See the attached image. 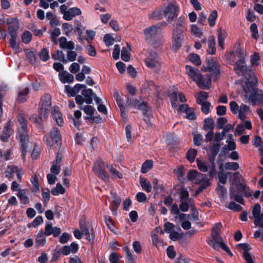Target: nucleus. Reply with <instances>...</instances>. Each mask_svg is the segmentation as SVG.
Masks as SVG:
<instances>
[{
  "mask_svg": "<svg viewBox=\"0 0 263 263\" xmlns=\"http://www.w3.org/2000/svg\"><path fill=\"white\" fill-rule=\"evenodd\" d=\"M241 96L252 105L263 107V92L257 87V79L255 76L245 82Z\"/></svg>",
  "mask_w": 263,
  "mask_h": 263,
  "instance_id": "f257e3e1",
  "label": "nucleus"
},
{
  "mask_svg": "<svg viewBox=\"0 0 263 263\" xmlns=\"http://www.w3.org/2000/svg\"><path fill=\"white\" fill-rule=\"evenodd\" d=\"M185 68L189 78L194 81L199 88L208 89L211 87V80L209 76H203L199 69L190 65H186Z\"/></svg>",
  "mask_w": 263,
  "mask_h": 263,
  "instance_id": "f03ea898",
  "label": "nucleus"
},
{
  "mask_svg": "<svg viewBox=\"0 0 263 263\" xmlns=\"http://www.w3.org/2000/svg\"><path fill=\"white\" fill-rule=\"evenodd\" d=\"M17 120L19 126L17 128V137L21 145L22 158L25 159L27 152V145L29 142L27 121L22 114H20L17 116Z\"/></svg>",
  "mask_w": 263,
  "mask_h": 263,
  "instance_id": "7ed1b4c3",
  "label": "nucleus"
},
{
  "mask_svg": "<svg viewBox=\"0 0 263 263\" xmlns=\"http://www.w3.org/2000/svg\"><path fill=\"white\" fill-rule=\"evenodd\" d=\"M51 105V97L50 95L46 94L41 100L39 116L37 117L33 115L31 117L30 120L35 123L36 125L41 126L43 122L48 117Z\"/></svg>",
  "mask_w": 263,
  "mask_h": 263,
  "instance_id": "20e7f679",
  "label": "nucleus"
},
{
  "mask_svg": "<svg viewBox=\"0 0 263 263\" xmlns=\"http://www.w3.org/2000/svg\"><path fill=\"white\" fill-rule=\"evenodd\" d=\"M8 33V39L11 47L14 50L19 49V42L17 39V31L20 27L18 20L16 18L10 17L7 20Z\"/></svg>",
  "mask_w": 263,
  "mask_h": 263,
  "instance_id": "39448f33",
  "label": "nucleus"
},
{
  "mask_svg": "<svg viewBox=\"0 0 263 263\" xmlns=\"http://www.w3.org/2000/svg\"><path fill=\"white\" fill-rule=\"evenodd\" d=\"M145 63L146 66L154 72H160L163 68L161 59L155 52H149L147 53Z\"/></svg>",
  "mask_w": 263,
  "mask_h": 263,
  "instance_id": "423d86ee",
  "label": "nucleus"
},
{
  "mask_svg": "<svg viewBox=\"0 0 263 263\" xmlns=\"http://www.w3.org/2000/svg\"><path fill=\"white\" fill-rule=\"evenodd\" d=\"M207 242L214 249L218 250L219 248H221L227 253L232 255L230 250L223 242L218 231H212L211 237L207 239Z\"/></svg>",
  "mask_w": 263,
  "mask_h": 263,
  "instance_id": "0eeeda50",
  "label": "nucleus"
},
{
  "mask_svg": "<svg viewBox=\"0 0 263 263\" xmlns=\"http://www.w3.org/2000/svg\"><path fill=\"white\" fill-rule=\"evenodd\" d=\"M197 165L198 169L202 172H208V175L213 179L216 174L215 165L214 161L211 164H209L207 162H203L199 159H196Z\"/></svg>",
  "mask_w": 263,
  "mask_h": 263,
  "instance_id": "6e6552de",
  "label": "nucleus"
},
{
  "mask_svg": "<svg viewBox=\"0 0 263 263\" xmlns=\"http://www.w3.org/2000/svg\"><path fill=\"white\" fill-rule=\"evenodd\" d=\"M92 170L98 177L104 181L109 180V176L105 170L104 162L101 159H98L95 163Z\"/></svg>",
  "mask_w": 263,
  "mask_h": 263,
  "instance_id": "1a4fd4ad",
  "label": "nucleus"
},
{
  "mask_svg": "<svg viewBox=\"0 0 263 263\" xmlns=\"http://www.w3.org/2000/svg\"><path fill=\"white\" fill-rule=\"evenodd\" d=\"M165 23H160L157 25H152L143 30V33L145 36V40L149 42L153 40V37L158 34L161 30L160 25H164Z\"/></svg>",
  "mask_w": 263,
  "mask_h": 263,
  "instance_id": "9d476101",
  "label": "nucleus"
},
{
  "mask_svg": "<svg viewBox=\"0 0 263 263\" xmlns=\"http://www.w3.org/2000/svg\"><path fill=\"white\" fill-rule=\"evenodd\" d=\"M163 10L164 16H167L168 21L172 22L177 17L179 12V7L176 4L170 3Z\"/></svg>",
  "mask_w": 263,
  "mask_h": 263,
  "instance_id": "9b49d317",
  "label": "nucleus"
},
{
  "mask_svg": "<svg viewBox=\"0 0 263 263\" xmlns=\"http://www.w3.org/2000/svg\"><path fill=\"white\" fill-rule=\"evenodd\" d=\"M202 70L203 71H209L211 75L214 76L217 79L219 74V70L217 63L213 58L208 59L206 65H203L202 67Z\"/></svg>",
  "mask_w": 263,
  "mask_h": 263,
  "instance_id": "f8f14e48",
  "label": "nucleus"
},
{
  "mask_svg": "<svg viewBox=\"0 0 263 263\" xmlns=\"http://www.w3.org/2000/svg\"><path fill=\"white\" fill-rule=\"evenodd\" d=\"M235 72L240 76H243L250 70L246 64L245 59L238 60L234 67Z\"/></svg>",
  "mask_w": 263,
  "mask_h": 263,
  "instance_id": "ddd939ff",
  "label": "nucleus"
},
{
  "mask_svg": "<svg viewBox=\"0 0 263 263\" xmlns=\"http://www.w3.org/2000/svg\"><path fill=\"white\" fill-rule=\"evenodd\" d=\"M183 39V32L173 30L172 47L175 50L179 49L181 47Z\"/></svg>",
  "mask_w": 263,
  "mask_h": 263,
  "instance_id": "4468645a",
  "label": "nucleus"
},
{
  "mask_svg": "<svg viewBox=\"0 0 263 263\" xmlns=\"http://www.w3.org/2000/svg\"><path fill=\"white\" fill-rule=\"evenodd\" d=\"M50 136L51 140H48L46 137L47 143L50 146H52L55 143H61L62 136L58 128L54 127L52 128L50 132Z\"/></svg>",
  "mask_w": 263,
  "mask_h": 263,
  "instance_id": "2eb2a0df",
  "label": "nucleus"
},
{
  "mask_svg": "<svg viewBox=\"0 0 263 263\" xmlns=\"http://www.w3.org/2000/svg\"><path fill=\"white\" fill-rule=\"evenodd\" d=\"M246 56V51L240 48H237L235 51H232L230 52L228 60L230 61L231 64H233L237 58L239 60L245 59Z\"/></svg>",
  "mask_w": 263,
  "mask_h": 263,
  "instance_id": "dca6fc26",
  "label": "nucleus"
},
{
  "mask_svg": "<svg viewBox=\"0 0 263 263\" xmlns=\"http://www.w3.org/2000/svg\"><path fill=\"white\" fill-rule=\"evenodd\" d=\"M13 122L11 120H9L3 128L2 134L0 138L2 141L6 142L8 141L11 134L13 133Z\"/></svg>",
  "mask_w": 263,
  "mask_h": 263,
  "instance_id": "f3484780",
  "label": "nucleus"
},
{
  "mask_svg": "<svg viewBox=\"0 0 263 263\" xmlns=\"http://www.w3.org/2000/svg\"><path fill=\"white\" fill-rule=\"evenodd\" d=\"M86 88V86L85 85L77 84L73 87H71L69 85H66L65 87V90L69 96L74 97L82 88Z\"/></svg>",
  "mask_w": 263,
  "mask_h": 263,
  "instance_id": "a211bd4d",
  "label": "nucleus"
},
{
  "mask_svg": "<svg viewBox=\"0 0 263 263\" xmlns=\"http://www.w3.org/2000/svg\"><path fill=\"white\" fill-rule=\"evenodd\" d=\"M204 177V174L198 172L197 170H190L187 174V179L195 184L200 183V178Z\"/></svg>",
  "mask_w": 263,
  "mask_h": 263,
  "instance_id": "6ab92c4d",
  "label": "nucleus"
},
{
  "mask_svg": "<svg viewBox=\"0 0 263 263\" xmlns=\"http://www.w3.org/2000/svg\"><path fill=\"white\" fill-rule=\"evenodd\" d=\"M201 42L202 43H205L207 42L208 47L207 52L209 54L213 55L215 53L216 50L215 47V40L213 36H209L207 40L206 39H203Z\"/></svg>",
  "mask_w": 263,
  "mask_h": 263,
  "instance_id": "aec40b11",
  "label": "nucleus"
},
{
  "mask_svg": "<svg viewBox=\"0 0 263 263\" xmlns=\"http://www.w3.org/2000/svg\"><path fill=\"white\" fill-rule=\"evenodd\" d=\"M251 112V110L250 107L246 104L242 103L240 105L239 112H238L237 114L240 119L242 121H245L246 119L247 115Z\"/></svg>",
  "mask_w": 263,
  "mask_h": 263,
  "instance_id": "412c9836",
  "label": "nucleus"
},
{
  "mask_svg": "<svg viewBox=\"0 0 263 263\" xmlns=\"http://www.w3.org/2000/svg\"><path fill=\"white\" fill-rule=\"evenodd\" d=\"M81 11L79 8L73 7L68 10L66 14H64L63 17L65 20L70 21L77 15H80Z\"/></svg>",
  "mask_w": 263,
  "mask_h": 263,
  "instance_id": "4be33fe9",
  "label": "nucleus"
},
{
  "mask_svg": "<svg viewBox=\"0 0 263 263\" xmlns=\"http://www.w3.org/2000/svg\"><path fill=\"white\" fill-rule=\"evenodd\" d=\"M29 93V89L28 87H20L17 90V100L20 103L25 102L28 98Z\"/></svg>",
  "mask_w": 263,
  "mask_h": 263,
  "instance_id": "5701e85b",
  "label": "nucleus"
},
{
  "mask_svg": "<svg viewBox=\"0 0 263 263\" xmlns=\"http://www.w3.org/2000/svg\"><path fill=\"white\" fill-rule=\"evenodd\" d=\"M51 115L57 123L60 126L63 124V119L62 117V114L59 111L58 107L54 106L51 111Z\"/></svg>",
  "mask_w": 263,
  "mask_h": 263,
  "instance_id": "b1692460",
  "label": "nucleus"
},
{
  "mask_svg": "<svg viewBox=\"0 0 263 263\" xmlns=\"http://www.w3.org/2000/svg\"><path fill=\"white\" fill-rule=\"evenodd\" d=\"M46 235L44 234L43 230H40L37 234L35 239V243L36 247L44 246L46 243Z\"/></svg>",
  "mask_w": 263,
  "mask_h": 263,
  "instance_id": "393cba45",
  "label": "nucleus"
},
{
  "mask_svg": "<svg viewBox=\"0 0 263 263\" xmlns=\"http://www.w3.org/2000/svg\"><path fill=\"white\" fill-rule=\"evenodd\" d=\"M82 95L84 97L85 102L88 104L92 103L93 97L95 93H93L91 89L84 88L81 92Z\"/></svg>",
  "mask_w": 263,
  "mask_h": 263,
  "instance_id": "a878e982",
  "label": "nucleus"
},
{
  "mask_svg": "<svg viewBox=\"0 0 263 263\" xmlns=\"http://www.w3.org/2000/svg\"><path fill=\"white\" fill-rule=\"evenodd\" d=\"M59 77L60 81L63 83H70L73 82L74 81L73 76L67 71L60 72Z\"/></svg>",
  "mask_w": 263,
  "mask_h": 263,
  "instance_id": "bb28decb",
  "label": "nucleus"
},
{
  "mask_svg": "<svg viewBox=\"0 0 263 263\" xmlns=\"http://www.w3.org/2000/svg\"><path fill=\"white\" fill-rule=\"evenodd\" d=\"M185 18L183 16H180L177 21L173 24V30L183 32L184 30Z\"/></svg>",
  "mask_w": 263,
  "mask_h": 263,
  "instance_id": "cd10ccee",
  "label": "nucleus"
},
{
  "mask_svg": "<svg viewBox=\"0 0 263 263\" xmlns=\"http://www.w3.org/2000/svg\"><path fill=\"white\" fill-rule=\"evenodd\" d=\"M60 46L62 49L72 50L74 48V44L72 41H67L65 37H61L59 39Z\"/></svg>",
  "mask_w": 263,
  "mask_h": 263,
  "instance_id": "c85d7f7f",
  "label": "nucleus"
},
{
  "mask_svg": "<svg viewBox=\"0 0 263 263\" xmlns=\"http://www.w3.org/2000/svg\"><path fill=\"white\" fill-rule=\"evenodd\" d=\"M229 192L230 198L231 199H234L236 202L240 204H243V198L242 195L237 193V190L234 189L232 186H231Z\"/></svg>",
  "mask_w": 263,
  "mask_h": 263,
  "instance_id": "c756f323",
  "label": "nucleus"
},
{
  "mask_svg": "<svg viewBox=\"0 0 263 263\" xmlns=\"http://www.w3.org/2000/svg\"><path fill=\"white\" fill-rule=\"evenodd\" d=\"M194 205L193 199L190 198L188 201H181L179 205V209L182 212H187L190 208H193Z\"/></svg>",
  "mask_w": 263,
  "mask_h": 263,
  "instance_id": "7c9ffc66",
  "label": "nucleus"
},
{
  "mask_svg": "<svg viewBox=\"0 0 263 263\" xmlns=\"http://www.w3.org/2000/svg\"><path fill=\"white\" fill-rule=\"evenodd\" d=\"M16 195L21 200V203L23 204H27L29 202V198L27 196V191L25 189H22L18 191Z\"/></svg>",
  "mask_w": 263,
  "mask_h": 263,
  "instance_id": "2f4dec72",
  "label": "nucleus"
},
{
  "mask_svg": "<svg viewBox=\"0 0 263 263\" xmlns=\"http://www.w3.org/2000/svg\"><path fill=\"white\" fill-rule=\"evenodd\" d=\"M225 135L222 132L216 133L214 137V141L216 142L213 145V151L217 152L219 147V142L223 139Z\"/></svg>",
  "mask_w": 263,
  "mask_h": 263,
  "instance_id": "473e14b6",
  "label": "nucleus"
},
{
  "mask_svg": "<svg viewBox=\"0 0 263 263\" xmlns=\"http://www.w3.org/2000/svg\"><path fill=\"white\" fill-rule=\"evenodd\" d=\"M18 167L14 165H8L5 171V176L8 179H11L13 178L14 174L16 173L17 171Z\"/></svg>",
  "mask_w": 263,
  "mask_h": 263,
  "instance_id": "72a5a7b5",
  "label": "nucleus"
},
{
  "mask_svg": "<svg viewBox=\"0 0 263 263\" xmlns=\"http://www.w3.org/2000/svg\"><path fill=\"white\" fill-rule=\"evenodd\" d=\"M140 183L142 189L147 193H149L152 191V185L151 183L147 180V179L140 177Z\"/></svg>",
  "mask_w": 263,
  "mask_h": 263,
  "instance_id": "f704fd0d",
  "label": "nucleus"
},
{
  "mask_svg": "<svg viewBox=\"0 0 263 263\" xmlns=\"http://www.w3.org/2000/svg\"><path fill=\"white\" fill-rule=\"evenodd\" d=\"M51 57L53 60L60 61L64 63H67L68 61L65 58L63 52L59 50H57L53 53H52Z\"/></svg>",
  "mask_w": 263,
  "mask_h": 263,
  "instance_id": "c9c22d12",
  "label": "nucleus"
},
{
  "mask_svg": "<svg viewBox=\"0 0 263 263\" xmlns=\"http://www.w3.org/2000/svg\"><path fill=\"white\" fill-rule=\"evenodd\" d=\"M107 168L109 172L115 179H122L123 178L122 174L118 171L112 165H107Z\"/></svg>",
  "mask_w": 263,
  "mask_h": 263,
  "instance_id": "e433bc0d",
  "label": "nucleus"
},
{
  "mask_svg": "<svg viewBox=\"0 0 263 263\" xmlns=\"http://www.w3.org/2000/svg\"><path fill=\"white\" fill-rule=\"evenodd\" d=\"M227 36V33L224 31H218V43L221 49L223 50L224 48V40Z\"/></svg>",
  "mask_w": 263,
  "mask_h": 263,
  "instance_id": "4c0bfd02",
  "label": "nucleus"
},
{
  "mask_svg": "<svg viewBox=\"0 0 263 263\" xmlns=\"http://www.w3.org/2000/svg\"><path fill=\"white\" fill-rule=\"evenodd\" d=\"M80 108L83 110L84 112L88 116L86 117V119H92L95 111V108L92 106L87 105L83 107L81 106Z\"/></svg>",
  "mask_w": 263,
  "mask_h": 263,
  "instance_id": "58836bf2",
  "label": "nucleus"
},
{
  "mask_svg": "<svg viewBox=\"0 0 263 263\" xmlns=\"http://www.w3.org/2000/svg\"><path fill=\"white\" fill-rule=\"evenodd\" d=\"M65 191V189L59 183L57 184L55 187L51 189V193L54 196H58L59 194H63Z\"/></svg>",
  "mask_w": 263,
  "mask_h": 263,
  "instance_id": "ea45409f",
  "label": "nucleus"
},
{
  "mask_svg": "<svg viewBox=\"0 0 263 263\" xmlns=\"http://www.w3.org/2000/svg\"><path fill=\"white\" fill-rule=\"evenodd\" d=\"M153 165V161L151 160H147L143 163L141 166V172L143 174L146 173L152 168Z\"/></svg>",
  "mask_w": 263,
  "mask_h": 263,
  "instance_id": "a19ab883",
  "label": "nucleus"
},
{
  "mask_svg": "<svg viewBox=\"0 0 263 263\" xmlns=\"http://www.w3.org/2000/svg\"><path fill=\"white\" fill-rule=\"evenodd\" d=\"M197 154V151L194 148L190 149L186 153V157L190 162H193Z\"/></svg>",
  "mask_w": 263,
  "mask_h": 263,
  "instance_id": "79ce46f5",
  "label": "nucleus"
},
{
  "mask_svg": "<svg viewBox=\"0 0 263 263\" xmlns=\"http://www.w3.org/2000/svg\"><path fill=\"white\" fill-rule=\"evenodd\" d=\"M164 16V10L157 9L151 13L150 17L153 19L158 20L162 19Z\"/></svg>",
  "mask_w": 263,
  "mask_h": 263,
  "instance_id": "37998d69",
  "label": "nucleus"
},
{
  "mask_svg": "<svg viewBox=\"0 0 263 263\" xmlns=\"http://www.w3.org/2000/svg\"><path fill=\"white\" fill-rule=\"evenodd\" d=\"M211 179L209 178L206 175L204 174V177H202L200 179V186H202L204 189H206L211 184Z\"/></svg>",
  "mask_w": 263,
  "mask_h": 263,
  "instance_id": "c03bdc74",
  "label": "nucleus"
},
{
  "mask_svg": "<svg viewBox=\"0 0 263 263\" xmlns=\"http://www.w3.org/2000/svg\"><path fill=\"white\" fill-rule=\"evenodd\" d=\"M129 48L123 47L121 50V58L122 60L127 62L130 59Z\"/></svg>",
  "mask_w": 263,
  "mask_h": 263,
  "instance_id": "a18cd8bd",
  "label": "nucleus"
},
{
  "mask_svg": "<svg viewBox=\"0 0 263 263\" xmlns=\"http://www.w3.org/2000/svg\"><path fill=\"white\" fill-rule=\"evenodd\" d=\"M179 198L181 201H188L189 198V193L188 191L184 187L181 189L179 193Z\"/></svg>",
  "mask_w": 263,
  "mask_h": 263,
  "instance_id": "49530a36",
  "label": "nucleus"
},
{
  "mask_svg": "<svg viewBox=\"0 0 263 263\" xmlns=\"http://www.w3.org/2000/svg\"><path fill=\"white\" fill-rule=\"evenodd\" d=\"M96 32L92 30H87L86 31V35L85 39L88 44H91L94 39Z\"/></svg>",
  "mask_w": 263,
  "mask_h": 263,
  "instance_id": "de8ad7c7",
  "label": "nucleus"
},
{
  "mask_svg": "<svg viewBox=\"0 0 263 263\" xmlns=\"http://www.w3.org/2000/svg\"><path fill=\"white\" fill-rule=\"evenodd\" d=\"M231 173L230 172L224 173L222 171L219 172L218 173V177L219 182L222 184H224L227 182L228 176L230 175Z\"/></svg>",
  "mask_w": 263,
  "mask_h": 263,
  "instance_id": "09e8293b",
  "label": "nucleus"
},
{
  "mask_svg": "<svg viewBox=\"0 0 263 263\" xmlns=\"http://www.w3.org/2000/svg\"><path fill=\"white\" fill-rule=\"evenodd\" d=\"M169 97L172 106L174 107H177L178 105V93L176 91H173L170 93Z\"/></svg>",
  "mask_w": 263,
  "mask_h": 263,
  "instance_id": "8fccbe9b",
  "label": "nucleus"
},
{
  "mask_svg": "<svg viewBox=\"0 0 263 263\" xmlns=\"http://www.w3.org/2000/svg\"><path fill=\"white\" fill-rule=\"evenodd\" d=\"M40 59L43 61H47L49 59V52L46 48H43L39 53Z\"/></svg>",
  "mask_w": 263,
  "mask_h": 263,
  "instance_id": "3c124183",
  "label": "nucleus"
},
{
  "mask_svg": "<svg viewBox=\"0 0 263 263\" xmlns=\"http://www.w3.org/2000/svg\"><path fill=\"white\" fill-rule=\"evenodd\" d=\"M260 55L258 53L255 52L251 57V64L253 66H257L259 64Z\"/></svg>",
  "mask_w": 263,
  "mask_h": 263,
  "instance_id": "603ef678",
  "label": "nucleus"
},
{
  "mask_svg": "<svg viewBox=\"0 0 263 263\" xmlns=\"http://www.w3.org/2000/svg\"><path fill=\"white\" fill-rule=\"evenodd\" d=\"M32 34L29 31H25L22 35V40L25 44H28L31 40Z\"/></svg>",
  "mask_w": 263,
  "mask_h": 263,
  "instance_id": "864d4df0",
  "label": "nucleus"
},
{
  "mask_svg": "<svg viewBox=\"0 0 263 263\" xmlns=\"http://www.w3.org/2000/svg\"><path fill=\"white\" fill-rule=\"evenodd\" d=\"M208 98V93L205 91H200L198 96L197 102L199 104L202 102H207L206 100Z\"/></svg>",
  "mask_w": 263,
  "mask_h": 263,
  "instance_id": "5fc2aeb1",
  "label": "nucleus"
},
{
  "mask_svg": "<svg viewBox=\"0 0 263 263\" xmlns=\"http://www.w3.org/2000/svg\"><path fill=\"white\" fill-rule=\"evenodd\" d=\"M54 227H52V224L51 222H46L45 226V232L44 234L48 236L52 235Z\"/></svg>",
  "mask_w": 263,
  "mask_h": 263,
  "instance_id": "6e6d98bb",
  "label": "nucleus"
},
{
  "mask_svg": "<svg viewBox=\"0 0 263 263\" xmlns=\"http://www.w3.org/2000/svg\"><path fill=\"white\" fill-rule=\"evenodd\" d=\"M217 17V12L216 11H213L211 12L208 21L210 26L213 27L215 24V21Z\"/></svg>",
  "mask_w": 263,
  "mask_h": 263,
  "instance_id": "4d7b16f0",
  "label": "nucleus"
},
{
  "mask_svg": "<svg viewBox=\"0 0 263 263\" xmlns=\"http://www.w3.org/2000/svg\"><path fill=\"white\" fill-rule=\"evenodd\" d=\"M25 54L28 61L30 63L33 64L35 62V53L34 51L26 50Z\"/></svg>",
  "mask_w": 263,
  "mask_h": 263,
  "instance_id": "13d9d810",
  "label": "nucleus"
},
{
  "mask_svg": "<svg viewBox=\"0 0 263 263\" xmlns=\"http://www.w3.org/2000/svg\"><path fill=\"white\" fill-rule=\"evenodd\" d=\"M224 167L226 170H237L239 168V165L237 162H231L226 163Z\"/></svg>",
  "mask_w": 263,
  "mask_h": 263,
  "instance_id": "bf43d9fd",
  "label": "nucleus"
},
{
  "mask_svg": "<svg viewBox=\"0 0 263 263\" xmlns=\"http://www.w3.org/2000/svg\"><path fill=\"white\" fill-rule=\"evenodd\" d=\"M254 224L261 229H263V213L261 215L254 217Z\"/></svg>",
  "mask_w": 263,
  "mask_h": 263,
  "instance_id": "052dcab7",
  "label": "nucleus"
},
{
  "mask_svg": "<svg viewBox=\"0 0 263 263\" xmlns=\"http://www.w3.org/2000/svg\"><path fill=\"white\" fill-rule=\"evenodd\" d=\"M201 106V110L205 115L208 114L210 112L211 103L209 102H202L199 103Z\"/></svg>",
  "mask_w": 263,
  "mask_h": 263,
  "instance_id": "680f3d73",
  "label": "nucleus"
},
{
  "mask_svg": "<svg viewBox=\"0 0 263 263\" xmlns=\"http://www.w3.org/2000/svg\"><path fill=\"white\" fill-rule=\"evenodd\" d=\"M239 107L240 106L235 101L230 102V110L233 114H237V112H239Z\"/></svg>",
  "mask_w": 263,
  "mask_h": 263,
  "instance_id": "e2e57ef3",
  "label": "nucleus"
},
{
  "mask_svg": "<svg viewBox=\"0 0 263 263\" xmlns=\"http://www.w3.org/2000/svg\"><path fill=\"white\" fill-rule=\"evenodd\" d=\"M190 60L196 65H199L201 63L199 56L196 54H191Z\"/></svg>",
  "mask_w": 263,
  "mask_h": 263,
  "instance_id": "0e129e2a",
  "label": "nucleus"
},
{
  "mask_svg": "<svg viewBox=\"0 0 263 263\" xmlns=\"http://www.w3.org/2000/svg\"><path fill=\"white\" fill-rule=\"evenodd\" d=\"M163 40L162 38H159L157 40L154 39L150 41V43L155 48H158L162 46L163 43Z\"/></svg>",
  "mask_w": 263,
  "mask_h": 263,
  "instance_id": "69168bd1",
  "label": "nucleus"
},
{
  "mask_svg": "<svg viewBox=\"0 0 263 263\" xmlns=\"http://www.w3.org/2000/svg\"><path fill=\"white\" fill-rule=\"evenodd\" d=\"M121 256L116 253H112L109 256V260L110 263H119Z\"/></svg>",
  "mask_w": 263,
  "mask_h": 263,
  "instance_id": "338daca9",
  "label": "nucleus"
},
{
  "mask_svg": "<svg viewBox=\"0 0 263 263\" xmlns=\"http://www.w3.org/2000/svg\"><path fill=\"white\" fill-rule=\"evenodd\" d=\"M71 237V235L67 233H63L59 238V242L62 244L67 243Z\"/></svg>",
  "mask_w": 263,
  "mask_h": 263,
  "instance_id": "774afa93",
  "label": "nucleus"
}]
</instances>
